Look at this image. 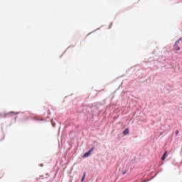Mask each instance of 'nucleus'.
Wrapping results in <instances>:
<instances>
[{"label":"nucleus","mask_w":182,"mask_h":182,"mask_svg":"<svg viewBox=\"0 0 182 182\" xmlns=\"http://www.w3.org/2000/svg\"><path fill=\"white\" fill-rule=\"evenodd\" d=\"M173 48L176 50H181V47H180V41H177L176 42H175L174 45H173Z\"/></svg>","instance_id":"nucleus-1"},{"label":"nucleus","mask_w":182,"mask_h":182,"mask_svg":"<svg viewBox=\"0 0 182 182\" xmlns=\"http://www.w3.org/2000/svg\"><path fill=\"white\" fill-rule=\"evenodd\" d=\"M95 147H92V149H90V150H88V152H86L85 154H84L83 156L85 158H87V156H90L91 151H92L94 150Z\"/></svg>","instance_id":"nucleus-2"},{"label":"nucleus","mask_w":182,"mask_h":182,"mask_svg":"<svg viewBox=\"0 0 182 182\" xmlns=\"http://www.w3.org/2000/svg\"><path fill=\"white\" fill-rule=\"evenodd\" d=\"M123 134H124V136H126V134H129V127H127L126 129H124V131H123Z\"/></svg>","instance_id":"nucleus-3"},{"label":"nucleus","mask_w":182,"mask_h":182,"mask_svg":"<svg viewBox=\"0 0 182 182\" xmlns=\"http://www.w3.org/2000/svg\"><path fill=\"white\" fill-rule=\"evenodd\" d=\"M167 155V151L162 156L161 160H166V156Z\"/></svg>","instance_id":"nucleus-4"},{"label":"nucleus","mask_w":182,"mask_h":182,"mask_svg":"<svg viewBox=\"0 0 182 182\" xmlns=\"http://www.w3.org/2000/svg\"><path fill=\"white\" fill-rule=\"evenodd\" d=\"M85 176H86V173H84L83 176H82L81 181H84V179H85Z\"/></svg>","instance_id":"nucleus-5"},{"label":"nucleus","mask_w":182,"mask_h":182,"mask_svg":"<svg viewBox=\"0 0 182 182\" xmlns=\"http://www.w3.org/2000/svg\"><path fill=\"white\" fill-rule=\"evenodd\" d=\"M176 136H178V134H179V131H175Z\"/></svg>","instance_id":"nucleus-6"},{"label":"nucleus","mask_w":182,"mask_h":182,"mask_svg":"<svg viewBox=\"0 0 182 182\" xmlns=\"http://www.w3.org/2000/svg\"><path fill=\"white\" fill-rule=\"evenodd\" d=\"M52 124H53V127H55V124L54 123H52Z\"/></svg>","instance_id":"nucleus-7"}]
</instances>
